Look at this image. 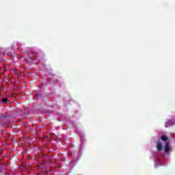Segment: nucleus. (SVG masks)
Instances as JSON below:
<instances>
[{"instance_id": "obj_8", "label": "nucleus", "mask_w": 175, "mask_h": 175, "mask_svg": "<svg viewBox=\"0 0 175 175\" xmlns=\"http://www.w3.org/2000/svg\"><path fill=\"white\" fill-rule=\"evenodd\" d=\"M1 124L3 125V126H8L9 125V122H6L5 124H3V120H1Z\"/></svg>"}, {"instance_id": "obj_6", "label": "nucleus", "mask_w": 175, "mask_h": 175, "mask_svg": "<svg viewBox=\"0 0 175 175\" xmlns=\"http://www.w3.org/2000/svg\"><path fill=\"white\" fill-rule=\"evenodd\" d=\"M161 139L163 142H167V140H169V138L166 135H162Z\"/></svg>"}, {"instance_id": "obj_3", "label": "nucleus", "mask_w": 175, "mask_h": 175, "mask_svg": "<svg viewBox=\"0 0 175 175\" xmlns=\"http://www.w3.org/2000/svg\"><path fill=\"white\" fill-rule=\"evenodd\" d=\"M9 102V100L6 97L1 98V105H6Z\"/></svg>"}, {"instance_id": "obj_2", "label": "nucleus", "mask_w": 175, "mask_h": 175, "mask_svg": "<svg viewBox=\"0 0 175 175\" xmlns=\"http://www.w3.org/2000/svg\"><path fill=\"white\" fill-rule=\"evenodd\" d=\"M157 148L158 151H162V142L158 141L157 144Z\"/></svg>"}, {"instance_id": "obj_9", "label": "nucleus", "mask_w": 175, "mask_h": 175, "mask_svg": "<svg viewBox=\"0 0 175 175\" xmlns=\"http://www.w3.org/2000/svg\"><path fill=\"white\" fill-rule=\"evenodd\" d=\"M170 122H169V123H168V125H170H170H173V122H172V120H170Z\"/></svg>"}, {"instance_id": "obj_5", "label": "nucleus", "mask_w": 175, "mask_h": 175, "mask_svg": "<svg viewBox=\"0 0 175 175\" xmlns=\"http://www.w3.org/2000/svg\"><path fill=\"white\" fill-rule=\"evenodd\" d=\"M1 170H2L3 173H6V165H5V164H1Z\"/></svg>"}, {"instance_id": "obj_4", "label": "nucleus", "mask_w": 175, "mask_h": 175, "mask_svg": "<svg viewBox=\"0 0 175 175\" xmlns=\"http://www.w3.org/2000/svg\"><path fill=\"white\" fill-rule=\"evenodd\" d=\"M8 69H9V66L3 64V68H1V73H5V70H8Z\"/></svg>"}, {"instance_id": "obj_1", "label": "nucleus", "mask_w": 175, "mask_h": 175, "mask_svg": "<svg viewBox=\"0 0 175 175\" xmlns=\"http://www.w3.org/2000/svg\"><path fill=\"white\" fill-rule=\"evenodd\" d=\"M165 152H169V151H170V142H165Z\"/></svg>"}, {"instance_id": "obj_7", "label": "nucleus", "mask_w": 175, "mask_h": 175, "mask_svg": "<svg viewBox=\"0 0 175 175\" xmlns=\"http://www.w3.org/2000/svg\"><path fill=\"white\" fill-rule=\"evenodd\" d=\"M169 122H171L170 120H168L165 124V128H169L170 124H169Z\"/></svg>"}, {"instance_id": "obj_11", "label": "nucleus", "mask_w": 175, "mask_h": 175, "mask_svg": "<svg viewBox=\"0 0 175 175\" xmlns=\"http://www.w3.org/2000/svg\"><path fill=\"white\" fill-rule=\"evenodd\" d=\"M1 88H3V86L1 85Z\"/></svg>"}, {"instance_id": "obj_10", "label": "nucleus", "mask_w": 175, "mask_h": 175, "mask_svg": "<svg viewBox=\"0 0 175 175\" xmlns=\"http://www.w3.org/2000/svg\"><path fill=\"white\" fill-rule=\"evenodd\" d=\"M5 116H3V115H1V120H3V118H5Z\"/></svg>"}]
</instances>
